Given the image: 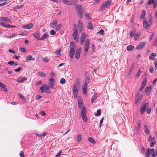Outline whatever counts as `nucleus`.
<instances>
[{"label": "nucleus", "instance_id": "obj_1", "mask_svg": "<svg viewBox=\"0 0 157 157\" xmlns=\"http://www.w3.org/2000/svg\"><path fill=\"white\" fill-rule=\"evenodd\" d=\"M70 47L69 56L71 58L73 59L75 53V50L76 49V46L74 42H70Z\"/></svg>", "mask_w": 157, "mask_h": 157}, {"label": "nucleus", "instance_id": "obj_2", "mask_svg": "<svg viewBox=\"0 0 157 157\" xmlns=\"http://www.w3.org/2000/svg\"><path fill=\"white\" fill-rule=\"evenodd\" d=\"M143 27L146 29H148L152 25L153 22V20L151 18L147 21L146 18L144 19L143 20Z\"/></svg>", "mask_w": 157, "mask_h": 157}, {"label": "nucleus", "instance_id": "obj_3", "mask_svg": "<svg viewBox=\"0 0 157 157\" xmlns=\"http://www.w3.org/2000/svg\"><path fill=\"white\" fill-rule=\"evenodd\" d=\"M112 1V0H107L104 2L100 8V10L101 11L104 10L106 8L109 7L111 6Z\"/></svg>", "mask_w": 157, "mask_h": 157}, {"label": "nucleus", "instance_id": "obj_4", "mask_svg": "<svg viewBox=\"0 0 157 157\" xmlns=\"http://www.w3.org/2000/svg\"><path fill=\"white\" fill-rule=\"evenodd\" d=\"M50 87L45 84H43L42 86L40 87V89L41 93H44L45 91L46 93L50 94L51 93V91L48 90Z\"/></svg>", "mask_w": 157, "mask_h": 157}, {"label": "nucleus", "instance_id": "obj_5", "mask_svg": "<svg viewBox=\"0 0 157 157\" xmlns=\"http://www.w3.org/2000/svg\"><path fill=\"white\" fill-rule=\"evenodd\" d=\"M76 10L77 14L79 16L81 19L83 17V11L82 7L80 5H77L76 7Z\"/></svg>", "mask_w": 157, "mask_h": 157}, {"label": "nucleus", "instance_id": "obj_6", "mask_svg": "<svg viewBox=\"0 0 157 157\" xmlns=\"http://www.w3.org/2000/svg\"><path fill=\"white\" fill-rule=\"evenodd\" d=\"M149 105L148 103H146L142 105L140 113L141 115H143L144 113L145 110L148 107Z\"/></svg>", "mask_w": 157, "mask_h": 157}, {"label": "nucleus", "instance_id": "obj_7", "mask_svg": "<svg viewBox=\"0 0 157 157\" xmlns=\"http://www.w3.org/2000/svg\"><path fill=\"white\" fill-rule=\"evenodd\" d=\"M86 109L85 107H83L82 110L81 116H82V118L83 120L85 122H86L87 118L86 115Z\"/></svg>", "mask_w": 157, "mask_h": 157}, {"label": "nucleus", "instance_id": "obj_8", "mask_svg": "<svg viewBox=\"0 0 157 157\" xmlns=\"http://www.w3.org/2000/svg\"><path fill=\"white\" fill-rule=\"evenodd\" d=\"M73 37L76 43L78 41V30L76 29L72 34Z\"/></svg>", "mask_w": 157, "mask_h": 157}, {"label": "nucleus", "instance_id": "obj_9", "mask_svg": "<svg viewBox=\"0 0 157 157\" xmlns=\"http://www.w3.org/2000/svg\"><path fill=\"white\" fill-rule=\"evenodd\" d=\"M48 80L49 82L48 83V86L49 87L52 88H53V84L54 83V79L53 78V77L51 76L50 78L48 79Z\"/></svg>", "mask_w": 157, "mask_h": 157}, {"label": "nucleus", "instance_id": "obj_10", "mask_svg": "<svg viewBox=\"0 0 157 157\" xmlns=\"http://www.w3.org/2000/svg\"><path fill=\"white\" fill-rule=\"evenodd\" d=\"M82 51V48L80 47L77 49L75 53V57L77 59H78L80 58V56Z\"/></svg>", "mask_w": 157, "mask_h": 157}, {"label": "nucleus", "instance_id": "obj_11", "mask_svg": "<svg viewBox=\"0 0 157 157\" xmlns=\"http://www.w3.org/2000/svg\"><path fill=\"white\" fill-rule=\"evenodd\" d=\"M155 151V150L154 149H150L148 148L146 153V157H150L149 155L151 154L153 152Z\"/></svg>", "mask_w": 157, "mask_h": 157}, {"label": "nucleus", "instance_id": "obj_12", "mask_svg": "<svg viewBox=\"0 0 157 157\" xmlns=\"http://www.w3.org/2000/svg\"><path fill=\"white\" fill-rule=\"evenodd\" d=\"M90 44V41L89 40L87 39L85 42L84 45V51L85 52H87L88 50L89 45Z\"/></svg>", "mask_w": 157, "mask_h": 157}, {"label": "nucleus", "instance_id": "obj_13", "mask_svg": "<svg viewBox=\"0 0 157 157\" xmlns=\"http://www.w3.org/2000/svg\"><path fill=\"white\" fill-rule=\"evenodd\" d=\"M27 79L25 77L19 76L17 79V81L21 83L25 81Z\"/></svg>", "mask_w": 157, "mask_h": 157}, {"label": "nucleus", "instance_id": "obj_14", "mask_svg": "<svg viewBox=\"0 0 157 157\" xmlns=\"http://www.w3.org/2000/svg\"><path fill=\"white\" fill-rule=\"evenodd\" d=\"M62 2L65 4H66L67 5H70L72 3H75V1H69V0H62Z\"/></svg>", "mask_w": 157, "mask_h": 157}, {"label": "nucleus", "instance_id": "obj_15", "mask_svg": "<svg viewBox=\"0 0 157 157\" xmlns=\"http://www.w3.org/2000/svg\"><path fill=\"white\" fill-rule=\"evenodd\" d=\"M73 92L74 96H77L78 94V91L75 85H74L73 88Z\"/></svg>", "mask_w": 157, "mask_h": 157}, {"label": "nucleus", "instance_id": "obj_16", "mask_svg": "<svg viewBox=\"0 0 157 157\" xmlns=\"http://www.w3.org/2000/svg\"><path fill=\"white\" fill-rule=\"evenodd\" d=\"M33 26L32 23H29L25 25H23L22 26V28L25 29H29L31 28Z\"/></svg>", "mask_w": 157, "mask_h": 157}, {"label": "nucleus", "instance_id": "obj_17", "mask_svg": "<svg viewBox=\"0 0 157 157\" xmlns=\"http://www.w3.org/2000/svg\"><path fill=\"white\" fill-rule=\"evenodd\" d=\"M0 25L6 28H10L11 26V25L9 24L6 23L1 21H0Z\"/></svg>", "mask_w": 157, "mask_h": 157}, {"label": "nucleus", "instance_id": "obj_18", "mask_svg": "<svg viewBox=\"0 0 157 157\" xmlns=\"http://www.w3.org/2000/svg\"><path fill=\"white\" fill-rule=\"evenodd\" d=\"M147 82V80L146 79H144L141 85V87L140 89V91H141L144 88V87L146 85Z\"/></svg>", "mask_w": 157, "mask_h": 157}, {"label": "nucleus", "instance_id": "obj_19", "mask_svg": "<svg viewBox=\"0 0 157 157\" xmlns=\"http://www.w3.org/2000/svg\"><path fill=\"white\" fill-rule=\"evenodd\" d=\"M152 86H150L149 87H147L145 89V91L146 93L147 94V95H148V94L150 92L152 89Z\"/></svg>", "mask_w": 157, "mask_h": 157}, {"label": "nucleus", "instance_id": "obj_20", "mask_svg": "<svg viewBox=\"0 0 157 157\" xmlns=\"http://www.w3.org/2000/svg\"><path fill=\"white\" fill-rule=\"evenodd\" d=\"M86 39V36L85 34L84 33H83L82 34L81 38V40H80V42L81 44H82L85 40Z\"/></svg>", "mask_w": 157, "mask_h": 157}, {"label": "nucleus", "instance_id": "obj_21", "mask_svg": "<svg viewBox=\"0 0 157 157\" xmlns=\"http://www.w3.org/2000/svg\"><path fill=\"white\" fill-rule=\"evenodd\" d=\"M82 91L84 94H85L87 92V85L84 84L82 86Z\"/></svg>", "mask_w": 157, "mask_h": 157}, {"label": "nucleus", "instance_id": "obj_22", "mask_svg": "<svg viewBox=\"0 0 157 157\" xmlns=\"http://www.w3.org/2000/svg\"><path fill=\"white\" fill-rule=\"evenodd\" d=\"M146 44V43L143 42L140 43L139 45H138V49H141L144 47Z\"/></svg>", "mask_w": 157, "mask_h": 157}, {"label": "nucleus", "instance_id": "obj_23", "mask_svg": "<svg viewBox=\"0 0 157 157\" xmlns=\"http://www.w3.org/2000/svg\"><path fill=\"white\" fill-rule=\"evenodd\" d=\"M151 141L152 142L150 144V146L151 147H152L156 143V141L155 137H153V139L150 140V142Z\"/></svg>", "mask_w": 157, "mask_h": 157}, {"label": "nucleus", "instance_id": "obj_24", "mask_svg": "<svg viewBox=\"0 0 157 157\" xmlns=\"http://www.w3.org/2000/svg\"><path fill=\"white\" fill-rule=\"evenodd\" d=\"M57 22L58 21L57 20H55L52 22L50 24V26L52 27V28H54L55 26L57 25Z\"/></svg>", "mask_w": 157, "mask_h": 157}, {"label": "nucleus", "instance_id": "obj_25", "mask_svg": "<svg viewBox=\"0 0 157 157\" xmlns=\"http://www.w3.org/2000/svg\"><path fill=\"white\" fill-rule=\"evenodd\" d=\"M0 19L2 21L10 22V20L7 17H2L0 18Z\"/></svg>", "mask_w": 157, "mask_h": 157}, {"label": "nucleus", "instance_id": "obj_26", "mask_svg": "<svg viewBox=\"0 0 157 157\" xmlns=\"http://www.w3.org/2000/svg\"><path fill=\"white\" fill-rule=\"evenodd\" d=\"M78 27L80 30L83 28V25L82 23L80 20H78Z\"/></svg>", "mask_w": 157, "mask_h": 157}, {"label": "nucleus", "instance_id": "obj_27", "mask_svg": "<svg viewBox=\"0 0 157 157\" xmlns=\"http://www.w3.org/2000/svg\"><path fill=\"white\" fill-rule=\"evenodd\" d=\"M35 60V58L33 57L31 55H28L26 58V60L28 61H34Z\"/></svg>", "mask_w": 157, "mask_h": 157}, {"label": "nucleus", "instance_id": "obj_28", "mask_svg": "<svg viewBox=\"0 0 157 157\" xmlns=\"http://www.w3.org/2000/svg\"><path fill=\"white\" fill-rule=\"evenodd\" d=\"M49 37V36L48 35V34L47 33H45L43 35L42 37L40 39V40H43L45 39L46 38Z\"/></svg>", "mask_w": 157, "mask_h": 157}, {"label": "nucleus", "instance_id": "obj_29", "mask_svg": "<svg viewBox=\"0 0 157 157\" xmlns=\"http://www.w3.org/2000/svg\"><path fill=\"white\" fill-rule=\"evenodd\" d=\"M134 47L132 45H130L127 46L126 49L128 51H131L134 48Z\"/></svg>", "mask_w": 157, "mask_h": 157}, {"label": "nucleus", "instance_id": "obj_30", "mask_svg": "<svg viewBox=\"0 0 157 157\" xmlns=\"http://www.w3.org/2000/svg\"><path fill=\"white\" fill-rule=\"evenodd\" d=\"M34 36L36 39L40 40V34L39 33L37 32L36 33H35L34 34Z\"/></svg>", "mask_w": 157, "mask_h": 157}, {"label": "nucleus", "instance_id": "obj_31", "mask_svg": "<svg viewBox=\"0 0 157 157\" xmlns=\"http://www.w3.org/2000/svg\"><path fill=\"white\" fill-rule=\"evenodd\" d=\"M87 28L89 29H93V26L92 23H89L87 25Z\"/></svg>", "mask_w": 157, "mask_h": 157}, {"label": "nucleus", "instance_id": "obj_32", "mask_svg": "<svg viewBox=\"0 0 157 157\" xmlns=\"http://www.w3.org/2000/svg\"><path fill=\"white\" fill-rule=\"evenodd\" d=\"M142 12L143 13L140 15V18H139V19H140V18L141 19H143L144 17L146 14L145 11L144 10L142 11Z\"/></svg>", "mask_w": 157, "mask_h": 157}, {"label": "nucleus", "instance_id": "obj_33", "mask_svg": "<svg viewBox=\"0 0 157 157\" xmlns=\"http://www.w3.org/2000/svg\"><path fill=\"white\" fill-rule=\"evenodd\" d=\"M97 113L95 114L96 116L98 117L100 116L101 114V111L100 109H98L97 110Z\"/></svg>", "mask_w": 157, "mask_h": 157}, {"label": "nucleus", "instance_id": "obj_34", "mask_svg": "<svg viewBox=\"0 0 157 157\" xmlns=\"http://www.w3.org/2000/svg\"><path fill=\"white\" fill-rule=\"evenodd\" d=\"M88 141L91 143L94 144L95 143L94 139L92 137H89L88 138Z\"/></svg>", "mask_w": 157, "mask_h": 157}, {"label": "nucleus", "instance_id": "obj_35", "mask_svg": "<svg viewBox=\"0 0 157 157\" xmlns=\"http://www.w3.org/2000/svg\"><path fill=\"white\" fill-rule=\"evenodd\" d=\"M65 82H66V80L64 78H62L61 79L60 81V83H61V84H63L64 83H65Z\"/></svg>", "mask_w": 157, "mask_h": 157}, {"label": "nucleus", "instance_id": "obj_36", "mask_svg": "<svg viewBox=\"0 0 157 157\" xmlns=\"http://www.w3.org/2000/svg\"><path fill=\"white\" fill-rule=\"evenodd\" d=\"M97 33L99 34L100 35H104V31L102 29H101Z\"/></svg>", "mask_w": 157, "mask_h": 157}, {"label": "nucleus", "instance_id": "obj_37", "mask_svg": "<svg viewBox=\"0 0 157 157\" xmlns=\"http://www.w3.org/2000/svg\"><path fill=\"white\" fill-rule=\"evenodd\" d=\"M38 75L43 77H45L46 76L44 72H39L38 73Z\"/></svg>", "mask_w": 157, "mask_h": 157}, {"label": "nucleus", "instance_id": "obj_38", "mask_svg": "<svg viewBox=\"0 0 157 157\" xmlns=\"http://www.w3.org/2000/svg\"><path fill=\"white\" fill-rule=\"evenodd\" d=\"M155 2V0H149L147 2L148 5H151Z\"/></svg>", "mask_w": 157, "mask_h": 157}, {"label": "nucleus", "instance_id": "obj_39", "mask_svg": "<svg viewBox=\"0 0 157 157\" xmlns=\"http://www.w3.org/2000/svg\"><path fill=\"white\" fill-rule=\"evenodd\" d=\"M62 151V150L60 151L56 155L55 157H60Z\"/></svg>", "mask_w": 157, "mask_h": 157}, {"label": "nucleus", "instance_id": "obj_40", "mask_svg": "<svg viewBox=\"0 0 157 157\" xmlns=\"http://www.w3.org/2000/svg\"><path fill=\"white\" fill-rule=\"evenodd\" d=\"M61 25H62L61 24H58L57 25V26H56V30H59L60 29V28L61 26Z\"/></svg>", "mask_w": 157, "mask_h": 157}, {"label": "nucleus", "instance_id": "obj_41", "mask_svg": "<svg viewBox=\"0 0 157 157\" xmlns=\"http://www.w3.org/2000/svg\"><path fill=\"white\" fill-rule=\"evenodd\" d=\"M61 49H59L57 50L55 52V53L57 55H59L60 52H61Z\"/></svg>", "mask_w": 157, "mask_h": 157}, {"label": "nucleus", "instance_id": "obj_42", "mask_svg": "<svg viewBox=\"0 0 157 157\" xmlns=\"http://www.w3.org/2000/svg\"><path fill=\"white\" fill-rule=\"evenodd\" d=\"M89 77H87L86 78V80L85 81V83L84 84L87 85L88 83L89 82Z\"/></svg>", "mask_w": 157, "mask_h": 157}, {"label": "nucleus", "instance_id": "obj_43", "mask_svg": "<svg viewBox=\"0 0 157 157\" xmlns=\"http://www.w3.org/2000/svg\"><path fill=\"white\" fill-rule=\"evenodd\" d=\"M42 60L44 62H48V59L47 58L43 57L42 59Z\"/></svg>", "mask_w": 157, "mask_h": 157}, {"label": "nucleus", "instance_id": "obj_44", "mask_svg": "<svg viewBox=\"0 0 157 157\" xmlns=\"http://www.w3.org/2000/svg\"><path fill=\"white\" fill-rule=\"evenodd\" d=\"M135 31H132L131 32L130 36H131V37H132L134 36L135 34Z\"/></svg>", "mask_w": 157, "mask_h": 157}, {"label": "nucleus", "instance_id": "obj_45", "mask_svg": "<svg viewBox=\"0 0 157 157\" xmlns=\"http://www.w3.org/2000/svg\"><path fill=\"white\" fill-rule=\"evenodd\" d=\"M78 104L80 108H81V107H82V103L81 101H79V100H78Z\"/></svg>", "mask_w": 157, "mask_h": 157}, {"label": "nucleus", "instance_id": "obj_46", "mask_svg": "<svg viewBox=\"0 0 157 157\" xmlns=\"http://www.w3.org/2000/svg\"><path fill=\"white\" fill-rule=\"evenodd\" d=\"M50 33L51 35H54L56 33V32L53 30H52L50 32Z\"/></svg>", "mask_w": 157, "mask_h": 157}, {"label": "nucleus", "instance_id": "obj_47", "mask_svg": "<svg viewBox=\"0 0 157 157\" xmlns=\"http://www.w3.org/2000/svg\"><path fill=\"white\" fill-rule=\"evenodd\" d=\"M23 6V5H21L19 6H17L15 7V9L16 10H18L20 9H21L22 7Z\"/></svg>", "mask_w": 157, "mask_h": 157}, {"label": "nucleus", "instance_id": "obj_48", "mask_svg": "<svg viewBox=\"0 0 157 157\" xmlns=\"http://www.w3.org/2000/svg\"><path fill=\"white\" fill-rule=\"evenodd\" d=\"M20 50L23 52H25L26 51V49L24 47H21Z\"/></svg>", "mask_w": 157, "mask_h": 157}, {"label": "nucleus", "instance_id": "obj_49", "mask_svg": "<svg viewBox=\"0 0 157 157\" xmlns=\"http://www.w3.org/2000/svg\"><path fill=\"white\" fill-rule=\"evenodd\" d=\"M81 134L78 135V136L77 140L78 141H79L81 140Z\"/></svg>", "mask_w": 157, "mask_h": 157}, {"label": "nucleus", "instance_id": "obj_50", "mask_svg": "<svg viewBox=\"0 0 157 157\" xmlns=\"http://www.w3.org/2000/svg\"><path fill=\"white\" fill-rule=\"evenodd\" d=\"M20 155L21 157H24L23 152L21 151L20 153Z\"/></svg>", "mask_w": 157, "mask_h": 157}, {"label": "nucleus", "instance_id": "obj_51", "mask_svg": "<svg viewBox=\"0 0 157 157\" xmlns=\"http://www.w3.org/2000/svg\"><path fill=\"white\" fill-rule=\"evenodd\" d=\"M153 7L154 8H155L156 6V5L157 4V1L155 2H154L153 3Z\"/></svg>", "mask_w": 157, "mask_h": 157}, {"label": "nucleus", "instance_id": "obj_52", "mask_svg": "<svg viewBox=\"0 0 157 157\" xmlns=\"http://www.w3.org/2000/svg\"><path fill=\"white\" fill-rule=\"evenodd\" d=\"M151 108H148L147 110V113L148 114H150L151 112Z\"/></svg>", "mask_w": 157, "mask_h": 157}, {"label": "nucleus", "instance_id": "obj_53", "mask_svg": "<svg viewBox=\"0 0 157 157\" xmlns=\"http://www.w3.org/2000/svg\"><path fill=\"white\" fill-rule=\"evenodd\" d=\"M154 68L152 67H151L150 68V71L151 73H153L154 71Z\"/></svg>", "mask_w": 157, "mask_h": 157}, {"label": "nucleus", "instance_id": "obj_54", "mask_svg": "<svg viewBox=\"0 0 157 157\" xmlns=\"http://www.w3.org/2000/svg\"><path fill=\"white\" fill-rule=\"evenodd\" d=\"M21 67H19V68H18L17 69H15L14 70V71L16 72H19L21 70Z\"/></svg>", "mask_w": 157, "mask_h": 157}, {"label": "nucleus", "instance_id": "obj_55", "mask_svg": "<svg viewBox=\"0 0 157 157\" xmlns=\"http://www.w3.org/2000/svg\"><path fill=\"white\" fill-rule=\"evenodd\" d=\"M103 119H104V118L102 117L100 121V127L101 126V124L103 121Z\"/></svg>", "mask_w": 157, "mask_h": 157}, {"label": "nucleus", "instance_id": "obj_56", "mask_svg": "<svg viewBox=\"0 0 157 157\" xmlns=\"http://www.w3.org/2000/svg\"><path fill=\"white\" fill-rule=\"evenodd\" d=\"M135 66V63H134L132 64V65L131 66V70H132L134 68Z\"/></svg>", "mask_w": 157, "mask_h": 157}, {"label": "nucleus", "instance_id": "obj_57", "mask_svg": "<svg viewBox=\"0 0 157 157\" xmlns=\"http://www.w3.org/2000/svg\"><path fill=\"white\" fill-rule=\"evenodd\" d=\"M41 96L40 95H37L36 96V99L39 100L41 98Z\"/></svg>", "mask_w": 157, "mask_h": 157}, {"label": "nucleus", "instance_id": "obj_58", "mask_svg": "<svg viewBox=\"0 0 157 157\" xmlns=\"http://www.w3.org/2000/svg\"><path fill=\"white\" fill-rule=\"evenodd\" d=\"M42 83V82L41 81H39L36 82V85H41Z\"/></svg>", "mask_w": 157, "mask_h": 157}, {"label": "nucleus", "instance_id": "obj_59", "mask_svg": "<svg viewBox=\"0 0 157 157\" xmlns=\"http://www.w3.org/2000/svg\"><path fill=\"white\" fill-rule=\"evenodd\" d=\"M91 46L92 47H91V49L92 50V51L93 52V50H94V44H92L91 45Z\"/></svg>", "mask_w": 157, "mask_h": 157}, {"label": "nucleus", "instance_id": "obj_60", "mask_svg": "<svg viewBox=\"0 0 157 157\" xmlns=\"http://www.w3.org/2000/svg\"><path fill=\"white\" fill-rule=\"evenodd\" d=\"M155 69L156 70L157 69V59H156L155 61Z\"/></svg>", "mask_w": 157, "mask_h": 157}, {"label": "nucleus", "instance_id": "obj_61", "mask_svg": "<svg viewBox=\"0 0 157 157\" xmlns=\"http://www.w3.org/2000/svg\"><path fill=\"white\" fill-rule=\"evenodd\" d=\"M8 64L10 65H13L14 63V62L13 61H9L8 63Z\"/></svg>", "mask_w": 157, "mask_h": 157}, {"label": "nucleus", "instance_id": "obj_62", "mask_svg": "<svg viewBox=\"0 0 157 157\" xmlns=\"http://www.w3.org/2000/svg\"><path fill=\"white\" fill-rule=\"evenodd\" d=\"M153 137L151 135H150L149 136L148 139V142H150V140L153 139Z\"/></svg>", "mask_w": 157, "mask_h": 157}, {"label": "nucleus", "instance_id": "obj_63", "mask_svg": "<svg viewBox=\"0 0 157 157\" xmlns=\"http://www.w3.org/2000/svg\"><path fill=\"white\" fill-rule=\"evenodd\" d=\"M40 113V114L43 116H44L45 114V112L43 111H41Z\"/></svg>", "mask_w": 157, "mask_h": 157}, {"label": "nucleus", "instance_id": "obj_64", "mask_svg": "<svg viewBox=\"0 0 157 157\" xmlns=\"http://www.w3.org/2000/svg\"><path fill=\"white\" fill-rule=\"evenodd\" d=\"M153 154H152V156H151V157H155L156 156V153L155 152V151L153 152L152 153Z\"/></svg>", "mask_w": 157, "mask_h": 157}]
</instances>
